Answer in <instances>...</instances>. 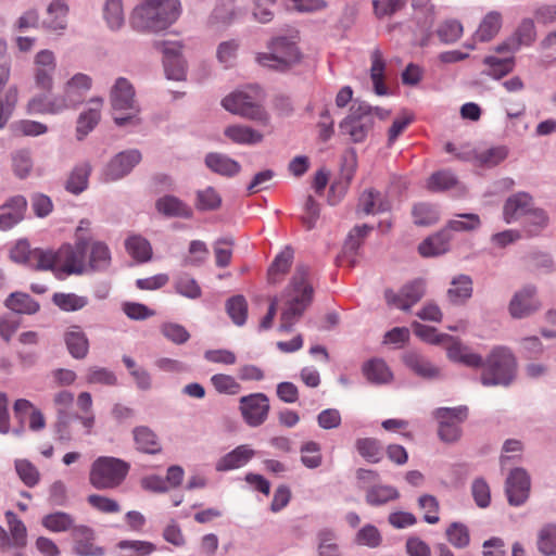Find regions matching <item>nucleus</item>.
Returning a JSON list of instances; mask_svg holds the SVG:
<instances>
[{"mask_svg": "<svg viewBox=\"0 0 556 556\" xmlns=\"http://www.w3.org/2000/svg\"><path fill=\"white\" fill-rule=\"evenodd\" d=\"M309 267L298 264L290 283L282 293L283 309L280 315V331H291L313 302L314 289L308 281Z\"/></svg>", "mask_w": 556, "mask_h": 556, "instance_id": "nucleus-1", "label": "nucleus"}, {"mask_svg": "<svg viewBox=\"0 0 556 556\" xmlns=\"http://www.w3.org/2000/svg\"><path fill=\"white\" fill-rule=\"evenodd\" d=\"M92 86V79L83 73L75 74L64 85L62 93L33 97L27 104L31 114H61L66 110L76 109L83 103L86 93Z\"/></svg>", "mask_w": 556, "mask_h": 556, "instance_id": "nucleus-2", "label": "nucleus"}, {"mask_svg": "<svg viewBox=\"0 0 556 556\" xmlns=\"http://www.w3.org/2000/svg\"><path fill=\"white\" fill-rule=\"evenodd\" d=\"M181 13L179 0H143L131 15L130 25L143 33H157L174 24Z\"/></svg>", "mask_w": 556, "mask_h": 556, "instance_id": "nucleus-3", "label": "nucleus"}, {"mask_svg": "<svg viewBox=\"0 0 556 556\" xmlns=\"http://www.w3.org/2000/svg\"><path fill=\"white\" fill-rule=\"evenodd\" d=\"M300 36L295 29L287 35H277L267 43V52H256L255 62L277 72L286 73L301 63L303 53L299 47Z\"/></svg>", "mask_w": 556, "mask_h": 556, "instance_id": "nucleus-4", "label": "nucleus"}, {"mask_svg": "<svg viewBox=\"0 0 556 556\" xmlns=\"http://www.w3.org/2000/svg\"><path fill=\"white\" fill-rule=\"evenodd\" d=\"M135 89L130 81L124 77L116 79L110 92V102L113 118L116 125H137L140 113L139 104L135 98Z\"/></svg>", "mask_w": 556, "mask_h": 556, "instance_id": "nucleus-5", "label": "nucleus"}, {"mask_svg": "<svg viewBox=\"0 0 556 556\" xmlns=\"http://www.w3.org/2000/svg\"><path fill=\"white\" fill-rule=\"evenodd\" d=\"M481 375V383L485 387L511 383L516 375V359L509 349L495 346L488 355Z\"/></svg>", "mask_w": 556, "mask_h": 556, "instance_id": "nucleus-6", "label": "nucleus"}, {"mask_svg": "<svg viewBox=\"0 0 556 556\" xmlns=\"http://www.w3.org/2000/svg\"><path fill=\"white\" fill-rule=\"evenodd\" d=\"M129 464L123 459L100 456L91 465L89 481L98 490L117 488L126 478Z\"/></svg>", "mask_w": 556, "mask_h": 556, "instance_id": "nucleus-7", "label": "nucleus"}, {"mask_svg": "<svg viewBox=\"0 0 556 556\" xmlns=\"http://www.w3.org/2000/svg\"><path fill=\"white\" fill-rule=\"evenodd\" d=\"M87 250L88 239L85 237H77L74 244H62L58 249L56 278L87 274Z\"/></svg>", "mask_w": 556, "mask_h": 556, "instance_id": "nucleus-8", "label": "nucleus"}, {"mask_svg": "<svg viewBox=\"0 0 556 556\" xmlns=\"http://www.w3.org/2000/svg\"><path fill=\"white\" fill-rule=\"evenodd\" d=\"M465 220H451L447 227L433 237L428 238L419 245V252L424 256H433L445 251V244L451 239V231H471L480 227L481 220L477 214H459Z\"/></svg>", "mask_w": 556, "mask_h": 556, "instance_id": "nucleus-9", "label": "nucleus"}, {"mask_svg": "<svg viewBox=\"0 0 556 556\" xmlns=\"http://www.w3.org/2000/svg\"><path fill=\"white\" fill-rule=\"evenodd\" d=\"M434 418L438 420L439 438L446 443H453L460 438L459 425L467 417L466 407H440L434 413Z\"/></svg>", "mask_w": 556, "mask_h": 556, "instance_id": "nucleus-10", "label": "nucleus"}, {"mask_svg": "<svg viewBox=\"0 0 556 556\" xmlns=\"http://www.w3.org/2000/svg\"><path fill=\"white\" fill-rule=\"evenodd\" d=\"M426 287L427 282L424 278H416L405 283L399 293L390 289L386 290L384 299L389 305H393L406 312L424 298Z\"/></svg>", "mask_w": 556, "mask_h": 556, "instance_id": "nucleus-11", "label": "nucleus"}, {"mask_svg": "<svg viewBox=\"0 0 556 556\" xmlns=\"http://www.w3.org/2000/svg\"><path fill=\"white\" fill-rule=\"evenodd\" d=\"M78 420L85 429V434L89 435L96 424L93 414L90 415H61L56 416L53 425L54 440L59 443L66 444L75 439L73 424Z\"/></svg>", "mask_w": 556, "mask_h": 556, "instance_id": "nucleus-12", "label": "nucleus"}, {"mask_svg": "<svg viewBox=\"0 0 556 556\" xmlns=\"http://www.w3.org/2000/svg\"><path fill=\"white\" fill-rule=\"evenodd\" d=\"M541 308V302L536 298V288L532 285L518 290L508 304L509 315L515 319L531 316Z\"/></svg>", "mask_w": 556, "mask_h": 556, "instance_id": "nucleus-13", "label": "nucleus"}, {"mask_svg": "<svg viewBox=\"0 0 556 556\" xmlns=\"http://www.w3.org/2000/svg\"><path fill=\"white\" fill-rule=\"evenodd\" d=\"M530 485V476L526 469L520 467L513 469L505 483L508 503L513 506L522 505L529 497Z\"/></svg>", "mask_w": 556, "mask_h": 556, "instance_id": "nucleus-14", "label": "nucleus"}, {"mask_svg": "<svg viewBox=\"0 0 556 556\" xmlns=\"http://www.w3.org/2000/svg\"><path fill=\"white\" fill-rule=\"evenodd\" d=\"M141 161L138 150L123 151L115 155L105 168V180L113 181L123 178Z\"/></svg>", "mask_w": 556, "mask_h": 556, "instance_id": "nucleus-15", "label": "nucleus"}, {"mask_svg": "<svg viewBox=\"0 0 556 556\" xmlns=\"http://www.w3.org/2000/svg\"><path fill=\"white\" fill-rule=\"evenodd\" d=\"M74 552L78 556H103L104 548L93 543V530L87 526H77L73 528Z\"/></svg>", "mask_w": 556, "mask_h": 556, "instance_id": "nucleus-16", "label": "nucleus"}, {"mask_svg": "<svg viewBox=\"0 0 556 556\" xmlns=\"http://www.w3.org/2000/svg\"><path fill=\"white\" fill-rule=\"evenodd\" d=\"M269 412L268 397L263 393L245 396V424L257 427L262 425Z\"/></svg>", "mask_w": 556, "mask_h": 556, "instance_id": "nucleus-17", "label": "nucleus"}, {"mask_svg": "<svg viewBox=\"0 0 556 556\" xmlns=\"http://www.w3.org/2000/svg\"><path fill=\"white\" fill-rule=\"evenodd\" d=\"M533 207L532 197L527 192H518L510 195L503 207V216L506 223H511L519 218H526Z\"/></svg>", "mask_w": 556, "mask_h": 556, "instance_id": "nucleus-18", "label": "nucleus"}, {"mask_svg": "<svg viewBox=\"0 0 556 556\" xmlns=\"http://www.w3.org/2000/svg\"><path fill=\"white\" fill-rule=\"evenodd\" d=\"M27 207V201L23 195L11 198L1 206L0 229L9 230L20 223Z\"/></svg>", "mask_w": 556, "mask_h": 556, "instance_id": "nucleus-19", "label": "nucleus"}, {"mask_svg": "<svg viewBox=\"0 0 556 556\" xmlns=\"http://www.w3.org/2000/svg\"><path fill=\"white\" fill-rule=\"evenodd\" d=\"M88 261H86L87 273L102 271L111 265V252L109 247L102 241H91L88 239Z\"/></svg>", "mask_w": 556, "mask_h": 556, "instance_id": "nucleus-20", "label": "nucleus"}, {"mask_svg": "<svg viewBox=\"0 0 556 556\" xmlns=\"http://www.w3.org/2000/svg\"><path fill=\"white\" fill-rule=\"evenodd\" d=\"M90 103L92 106L83 112L77 119L76 135L79 140L84 139L98 125L101 118L103 100L101 98L91 99Z\"/></svg>", "mask_w": 556, "mask_h": 556, "instance_id": "nucleus-21", "label": "nucleus"}, {"mask_svg": "<svg viewBox=\"0 0 556 556\" xmlns=\"http://www.w3.org/2000/svg\"><path fill=\"white\" fill-rule=\"evenodd\" d=\"M136 448L141 453L157 454L162 445L156 433L147 426H138L132 430Z\"/></svg>", "mask_w": 556, "mask_h": 556, "instance_id": "nucleus-22", "label": "nucleus"}, {"mask_svg": "<svg viewBox=\"0 0 556 556\" xmlns=\"http://www.w3.org/2000/svg\"><path fill=\"white\" fill-rule=\"evenodd\" d=\"M70 354L76 359H84L89 352V341L79 326H72L64 334Z\"/></svg>", "mask_w": 556, "mask_h": 556, "instance_id": "nucleus-23", "label": "nucleus"}, {"mask_svg": "<svg viewBox=\"0 0 556 556\" xmlns=\"http://www.w3.org/2000/svg\"><path fill=\"white\" fill-rule=\"evenodd\" d=\"M404 364L416 375L425 379H434L440 376V369L428 358L416 353L407 352L403 356Z\"/></svg>", "mask_w": 556, "mask_h": 556, "instance_id": "nucleus-24", "label": "nucleus"}, {"mask_svg": "<svg viewBox=\"0 0 556 556\" xmlns=\"http://www.w3.org/2000/svg\"><path fill=\"white\" fill-rule=\"evenodd\" d=\"M472 295V280L467 275H458L451 281L446 296L454 305L464 304Z\"/></svg>", "mask_w": 556, "mask_h": 556, "instance_id": "nucleus-25", "label": "nucleus"}, {"mask_svg": "<svg viewBox=\"0 0 556 556\" xmlns=\"http://www.w3.org/2000/svg\"><path fill=\"white\" fill-rule=\"evenodd\" d=\"M68 7L63 0H54L47 9L43 26L52 31L64 30L67 25Z\"/></svg>", "mask_w": 556, "mask_h": 556, "instance_id": "nucleus-26", "label": "nucleus"}, {"mask_svg": "<svg viewBox=\"0 0 556 556\" xmlns=\"http://www.w3.org/2000/svg\"><path fill=\"white\" fill-rule=\"evenodd\" d=\"M358 208L365 214H376L390 211L391 203L379 191L369 189L362 193Z\"/></svg>", "mask_w": 556, "mask_h": 556, "instance_id": "nucleus-27", "label": "nucleus"}, {"mask_svg": "<svg viewBox=\"0 0 556 556\" xmlns=\"http://www.w3.org/2000/svg\"><path fill=\"white\" fill-rule=\"evenodd\" d=\"M316 539L318 556H343L338 543V534L333 529H320L316 534Z\"/></svg>", "mask_w": 556, "mask_h": 556, "instance_id": "nucleus-28", "label": "nucleus"}, {"mask_svg": "<svg viewBox=\"0 0 556 556\" xmlns=\"http://www.w3.org/2000/svg\"><path fill=\"white\" fill-rule=\"evenodd\" d=\"M447 356L453 362H458L472 368H480L484 364L481 355L471 352L468 346L463 345L460 342H454L448 346Z\"/></svg>", "mask_w": 556, "mask_h": 556, "instance_id": "nucleus-29", "label": "nucleus"}, {"mask_svg": "<svg viewBox=\"0 0 556 556\" xmlns=\"http://www.w3.org/2000/svg\"><path fill=\"white\" fill-rule=\"evenodd\" d=\"M372 124V118L356 119L345 117L340 123V130L343 134L349 135L352 141L362 142L367 137Z\"/></svg>", "mask_w": 556, "mask_h": 556, "instance_id": "nucleus-30", "label": "nucleus"}, {"mask_svg": "<svg viewBox=\"0 0 556 556\" xmlns=\"http://www.w3.org/2000/svg\"><path fill=\"white\" fill-rule=\"evenodd\" d=\"M371 67L370 78L374 84V90L378 96H384L388 93V88L383 84L386 62L382 56L380 49L376 48L371 51Z\"/></svg>", "mask_w": 556, "mask_h": 556, "instance_id": "nucleus-31", "label": "nucleus"}, {"mask_svg": "<svg viewBox=\"0 0 556 556\" xmlns=\"http://www.w3.org/2000/svg\"><path fill=\"white\" fill-rule=\"evenodd\" d=\"M205 164L211 170L224 176L236 175L241 169L238 162L220 153H208Z\"/></svg>", "mask_w": 556, "mask_h": 556, "instance_id": "nucleus-32", "label": "nucleus"}, {"mask_svg": "<svg viewBox=\"0 0 556 556\" xmlns=\"http://www.w3.org/2000/svg\"><path fill=\"white\" fill-rule=\"evenodd\" d=\"M5 306L18 314L31 315L39 311V303L29 294L23 292H13L5 300Z\"/></svg>", "mask_w": 556, "mask_h": 556, "instance_id": "nucleus-33", "label": "nucleus"}, {"mask_svg": "<svg viewBox=\"0 0 556 556\" xmlns=\"http://www.w3.org/2000/svg\"><path fill=\"white\" fill-rule=\"evenodd\" d=\"M156 210L170 217H190L191 210L182 203L178 198L165 195L160 198L155 203Z\"/></svg>", "mask_w": 556, "mask_h": 556, "instance_id": "nucleus-34", "label": "nucleus"}, {"mask_svg": "<svg viewBox=\"0 0 556 556\" xmlns=\"http://www.w3.org/2000/svg\"><path fill=\"white\" fill-rule=\"evenodd\" d=\"M536 548L543 556H556V523H546L539 529Z\"/></svg>", "mask_w": 556, "mask_h": 556, "instance_id": "nucleus-35", "label": "nucleus"}, {"mask_svg": "<svg viewBox=\"0 0 556 556\" xmlns=\"http://www.w3.org/2000/svg\"><path fill=\"white\" fill-rule=\"evenodd\" d=\"M363 374L371 383H386L392 378V374L384 361L372 358L363 365Z\"/></svg>", "mask_w": 556, "mask_h": 556, "instance_id": "nucleus-36", "label": "nucleus"}, {"mask_svg": "<svg viewBox=\"0 0 556 556\" xmlns=\"http://www.w3.org/2000/svg\"><path fill=\"white\" fill-rule=\"evenodd\" d=\"M502 15L496 11L489 12L479 25L475 34V39L486 42L490 41L501 29Z\"/></svg>", "mask_w": 556, "mask_h": 556, "instance_id": "nucleus-37", "label": "nucleus"}, {"mask_svg": "<svg viewBox=\"0 0 556 556\" xmlns=\"http://www.w3.org/2000/svg\"><path fill=\"white\" fill-rule=\"evenodd\" d=\"M294 252L290 247H286L274 260L268 269V282L276 285L279 282V275H285L292 262Z\"/></svg>", "mask_w": 556, "mask_h": 556, "instance_id": "nucleus-38", "label": "nucleus"}, {"mask_svg": "<svg viewBox=\"0 0 556 556\" xmlns=\"http://www.w3.org/2000/svg\"><path fill=\"white\" fill-rule=\"evenodd\" d=\"M163 63L168 79L182 80L185 78V65L176 48L164 49Z\"/></svg>", "mask_w": 556, "mask_h": 556, "instance_id": "nucleus-39", "label": "nucleus"}, {"mask_svg": "<svg viewBox=\"0 0 556 556\" xmlns=\"http://www.w3.org/2000/svg\"><path fill=\"white\" fill-rule=\"evenodd\" d=\"M7 519L10 530L9 547L22 549L27 544V530L25 525L12 511L7 513Z\"/></svg>", "mask_w": 556, "mask_h": 556, "instance_id": "nucleus-40", "label": "nucleus"}, {"mask_svg": "<svg viewBox=\"0 0 556 556\" xmlns=\"http://www.w3.org/2000/svg\"><path fill=\"white\" fill-rule=\"evenodd\" d=\"M399 496L400 493L395 488L377 484L367 490L366 502L371 506H380L399 498Z\"/></svg>", "mask_w": 556, "mask_h": 556, "instance_id": "nucleus-41", "label": "nucleus"}, {"mask_svg": "<svg viewBox=\"0 0 556 556\" xmlns=\"http://www.w3.org/2000/svg\"><path fill=\"white\" fill-rule=\"evenodd\" d=\"M91 173V166L89 163H83L77 165L71 173L66 182L67 191L78 194L83 192L88 186V179Z\"/></svg>", "mask_w": 556, "mask_h": 556, "instance_id": "nucleus-42", "label": "nucleus"}, {"mask_svg": "<svg viewBox=\"0 0 556 556\" xmlns=\"http://www.w3.org/2000/svg\"><path fill=\"white\" fill-rule=\"evenodd\" d=\"M127 252L138 262H148L152 256V248L150 242L141 236H131L126 242Z\"/></svg>", "mask_w": 556, "mask_h": 556, "instance_id": "nucleus-43", "label": "nucleus"}, {"mask_svg": "<svg viewBox=\"0 0 556 556\" xmlns=\"http://www.w3.org/2000/svg\"><path fill=\"white\" fill-rule=\"evenodd\" d=\"M58 250L34 249L30 256V267L37 270H51L56 276Z\"/></svg>", "mask_w": 556, "mask_h": 556, "instance_id": "nucleus-44", "label": "nucleus"}, {"mask_svg": "<svg viewBox=\"0 0 556 556\" xmlns=\"http://www.w3.org/2000/svg\"><path fill=\"white\" fill-rule=\"evenodd\" d=\"M372 230V227L369 225H361L355 226L348 235V238L343 245V255L344 256H354L357 250L361 248L363 240L368 236V233Z\"/></svg>", "mask_w": 556, "mask_h": 556, "instance_id": "nucleus-45", "label": "nucleus"}, {"mask_svg": "<svg viewBox=\"0 0 556 556\" xmlns=\"http://www.w3.org/2000/svg\"><path fill=\"white\" fill-rule=\"evenodd\" d=\"M52 302L64 312H75L88 304V298L75 293L56 292L52 296Z\"/></svg>", "mask_w": 556, "mask_h": 556, "instance_id": "nucleus-46", "label": "nucleus"}, {"mask_svg": "<svg viewBox=\"0 0 556 556\" xmlns=\"http://www.w3.org/2000/svg\"><path fill=\"white\" fill-rule=\"evenodd\" d=\"M358 454L369 463H379L382 458L381 444L374 438H361L355 441Z\"/></svg>", "mask_w": 556, "mask_h": 556, "instance_id": "nucleus-47", "label": "nucleus"}, {"mask_svg": "<svg viewBox=\"0 0 556 556\" xmlns=\"http://www.w3.org/2000/svg\"><path fill=\"white\" fill-rule=\"evenodd\" d=\"M483 63L489 66L486 75L501 79L514 70L513 58H497L494 55H488L484 58Z\"/></svg>", "mask_w": 556, "mask_h": 556, "instance_id": "nucleus-48", "label": "nucleus"}, {"mask_svg": "<svg viewBox=\"0 0 556 556\" xmlns=\"http://www.w3.org/2000/svg\"><path fill=\"white\" fill-rule=\"evenodd\" d=\"M175 291L188 299L195 300L202 295L198 281L188 274L179 275L174 282Z\"/></svg>", "mask_w": 556, "mask_h": 556, "instance_id": "nucleus-49", "label": "nucleus"}, {"mask_svg": "<svg viewBox=\"0 0 556 556\" xmlns=\"http://www.w3.org/2000/svg\"><path fill=\"white\" fill-rule=\"evenodd\" d=\"M535 38L536 31L533 20L525 18L513 37V49H519L521 46H530L534 42Z\"/></svg>", "mask_w": 556, "mask_h": 556, "instance_id": "nucleus-50", "label": "nucleus"}, {"mask_svg": "<svg viewBox=\"0 0 556 556\" xmlns=\"http://www.w3.org/2000/svg\"><path fill=\"white\" fill-rule=\"evenodd\" d=\"M103 15L110 28H121L125 21L122 0H106Z\"/></svg>", "mask_w": 556, "mask_h": 556, "instance_id": "nucleus-51", "label": "nucleus"}, {"mask_svg": "<svg viewBox=\"0 0 556 556\" xmlns=\"http://www.w3.org/2000/svg\"><path fill=\"white\" fill-rule=\"evenodd\" d=\"M73 525L72 516L63 511L49 514L42 518V526L52 532L73 530Z\"/></svg>", "mask_w": 556, "mask_h": 556, "instance_id": "nucleus-52", "label": "nucleus"}, {"mask_svg": "<svg viewBox=\"0 0 556 556\" xmlns=\"http://www.w3.org/2000/svg\"><path fill=\"white\" fill-rule=\"evenodd\" d=\"M415 224L429 226L439 220V211L435 205L429 203L416 204L413 208Z\"/></svg>", "mask_w": 556, "mask_h": 556, "instance_id": "nucleus-53", "label": "nucleus"}, {"mask_svg": "<svg viewBox=\"0 0 556 556\" xmlns=\"http://www.w3.org/2000/svg\"><path fill=\"white\" fill-rule=\"evenodd\" d=\"M457 184L455 175L448 170L433 173L427 182V188L433 192L445 191Z\"/></svg>", "mask_w": 556, "mask_h": 556, "instance_id": "nucleus-54", "label": "nucleus"}, {"mask_svg": "<svg viewBox=\"0 0 556 556\" xmlns=\"http://www.w3.org/2000/svg\"><path fill=\"white\" fill-rule=\"evenodd\" d=\"M15 470L23 483L29 488L35 486L40 480L38 469L27 459H16Z\"/></svg>", "mask_w": 556, "mask_h": 556, "instance_id": "nucleus-55", "label": "nucleus"}, {"mask_svg": "<svg viewBox=\"0 0 556 556\" xmlns=\"http://www.w3.org/2000/svg\"><path fill=\"white\" fill-rule=\"evenodd\" d=\"M448 542L456 548H465L469 545L470 535L468 528L460 522H453L446 529Z\"/></svg>", "mask_w": 556, "mask_h": 556, "instance_id": "nucleus-56", "label": "nucleus"}, {"mask_svg": "<svg viewBox=\"0 0 556 556\" xmlns=\"http://www.w3.org/2000/svg\"><path fill=\"white\" fill-rule=\"evenodd\" d=\"M547 213L543 208L532 207L525 218L526 227L530 235L539 233L548 225Z\"/></svg>", "mask_w": 556, "mask_h": 556, "instance_id": "nucleus-57", "label": "nucleus"}, {"mask_svg": "<svg viewBox=\"0 0 556 556\" xmlns=\"http://www.w3.org/2000/svg\"><path fill=\"white\" fill-rule=\"evenodd\" d=\"M245 121H251L255 125L271 126L270 115L263 104H252L248 101V92H245Z\"/></svg>", "mask_w": 556, "mask_h": 556, "instance_id": "nucleus-58", "label": "nucleus"}, {"mask_svg": "<svg viewBox=\"0 0 556 556\" xmlns=\"http://www.w3.org/2000/svg\"><path fill=\"white\" fill-rule=\"evenodd\" d=\"M381 534L374 525L364 526L355 535L356 544L368 546L370 548L378 547L381 544Z\"/></svg>", "mask_w": 556, "mask_h": 556, "instance_id": "nucleus-59", "label": "nucleus"}, {"mask_svg": "<svg viewBox=\"0 0 556 556\" xmlns=\"http://www.w3.org/2000/svg\"><path fill=\"white\" fill-rule=\"evenodd\" d=\"M117 546L122 551H129V554L126 556H147L156 549L153 543L139 540L121 541L118 542Z\"/></svg>", "mask_w": 556, "mask_h": 556, "instance_id": "nucleus-60", "label": "nucleus"}, {"mask_svg": "<svg viewBox=\"0 0 556 556\" xmlns=\"http://www.w3.org/2000/svg\"><path fill=\"white\" fill-rule=\"evenodd\" d=\"M320 445L314 441L306 442L301 447V460L307 468L314 469L321 465Z\"/></svg>", "mask_w": 556, "mask_h": 556, "instance_id": "nucleus-61", "label": "nucleus"}, {"mask_svg": "<svg viewBox=\"0 0 556 556\" xmlns=\"http://www.w3.org/2000/svg\"><path fill=\"white\" fill-rule=\"evenodd\" d=\"M12 168L18 178H26L33 169V161L29 152L25 150L15 152L12 156Z\"/></svg>", "mask_w": 556, "mask_h": 556, "instance_id": "nucleus-62", "label": "nucleus"}, {"mask_svg": "<svg viewBox=\"0 0 556 556\" xmlns=\"http://www.w3.org/2000/svg\"><path fill=\"white\" fill-rule=\"evenodd\" d=\"M162 334L175 344H184L189 338L190 333L188 330L176 323H165L161 326Z\"/></svg>", "mask_w": 556, "mask_h": 556, "instance_id": "nucleus-63", "label": "nucleus"}, {"mask_svg": "<svg viewBox=\"0 0 556 556\" xmlns=\"http://www.w3.org/2000/svg\"><path fill=\"white\" fill-rule=\"evenodd\" d=\"M463 26L457 21H446L437 30L438 37L444 43H453L459 39Z\"/></svg>", "mask_w": 556, "mask_h": 556, "instance_id": "nucleus-64", "label": "nucleus"}]
</instances>
